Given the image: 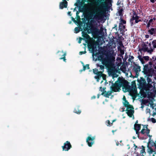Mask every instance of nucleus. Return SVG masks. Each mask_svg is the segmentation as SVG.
<instances>
[{
	"instance_id": "nucleus-15",
	"label": "nucleus",
	"mask_w": 156,
	"mask_h": 156,
	"mask_svg": "<svg viewBox=\"0 0 156 156\" xmlns=\"http://www.w3.org/2000/svg\"><path fill=\"white\" fill-rule=\"evenodd\" d=\"M123 104L124 106L127 108V109L133 108V106L129 104V102L127 100L124 101V102L123 103Z\"/></svg>"
},
{
	"instance_id": "nucleus-23",
	"label": "nucleus",
	"mask_w": 156,
	"mask_h": 156,
	"mask_svg": "<svg viewBox=\"0 0 156 156\" xmlns=\"http://www.w3.org/2000/svg\"><path fill=\"white\" fill-rule=\"evenodd\" d=\"M132 87H134V91L136 92V83L135 81H133L132 82Z\"/></svg>"
},
{
	"instance_id": "nucleus-12",
	"label": "nucleus",
	"mask_w": 156,
	"mask_h": 156,
	"mask_svg": "<svg viewBox=\"0 0 156 156\" xmlns=\"http://www.w3.org/2000/svg\"><path fill=\"white\" fill-rule=\"evenodd\" d=\"M134 128L136 132V133L138 137L139 138V131L141 129V124H135Z\"/></svg>"
},
{
	"instance_id": "nucleus-38",
	"label": "nucleus",
	"mask_w": 156,
	"mask_h": 156,
	"mask_svg": "<svg viewBox=\"0 0 156 156\" xmlns=\"http://www.w3.org/2000/svg\"><path fill=\"white\" fill-rule=\"evenodd\" d=\"M93 72L94 74H96L98 72V69H93Z\"/></svg>"
},
{
	"instance_id": "nucleus-52",
	"label": "nucleus",
	"mask_w": 156,
	"mask_h": 156,
	"mask_svg": "<svg viewBox=\"0 0 156 156\" xmlns=\"http://www.w3.org/2000/svg\"><path fill=\"white\" fill-rule=\"evenodd\" d=\"M150 23L148 22L147 23V27L148 28H149L150 27Z\"/></svg>"
},
{
	"instance_id": "nucleus-45",
	"label": "nucleus",
	"mask_w": 156,
	"mask_h": 156,
	"mask_svg": "<svg viewBox=\"0 0 156 156\" xmlns=\"http://www.w3.org/2000/svg\"><path fill=\"white\" fill-rule=\"evenodd\" d=\"M104 80H105L106 79V75L104 74H103V75L101 76Z\"/></svg>"
},
{
	"instance_id": "nucleus-28",
	"label": "nucleus",
	"mask_w": 156,
	"mask_h": 156,
	"mask_svg": "<svg viewBox=\"0 0 156 156\" xmlns=\"http://www.w3.org/2000/svg\"><path fill=\"white\" fill-rule=\"evenodd\" d=\"M81 28L80 27H76L74 29V30L76 33H77L79 32L80 31V29Z\"/></svg>"
},
{
	"instance_id": "nucleus-44",
	"label": "nucleus",
	"mask_w": 156,
	"mask_h": 156,
	"mask_svg": "<svg viewBox=\"0 0 156 156\" xmlns=\"http://www.w3.org/2000/svg\"><path fill=\"white\" fill-rule=\"evenodd\" d=\"M151 121L153 123L156 122V120L154 118H151Z\"/></svg>"
},
{
	"instance_id": "nucleus-3",
	"label": "nucleus",
	"mask_w": 156,
	"mask_h": 156,
	"mask_svg": "<svg viewBox=\"0 0 156 156\" xmlns=\"http://www.w3.org/2000/svg\"><path fill=\"white\" fill-rule=\"evenodd\" d=\"M115 58L111 55H107L102 60V63L107 67L111 65L114 61Z\"/></svg>"
},
{
	"instance_id": "nucleus-20",
	"label": "nucleus",
	"mask_w": 156,
	"mask_h": 156,
	"mask_svg": "<svg viewBox=\"0 0 156 156\" xmlns=\"http://www.w3.org/2000/svg\"><path fill=\"white\" fill-rule=\"evenodd\" d=\"M82 37L86 39H87L89 37H90V36L88 35L86 32L84 31L82 32Z\"/></svg>"
},
{
	"instance_id": "nucleus-7",
	"label": "nucleus",
	"mask_w": 156,
	"mask_h": 156,
	"mask_svg": "<svg viewBox=\"0 0 156 156\" xmlns=\"http://www.w3.org/2000/svg\"><path fill=\"white\" fill-rule=\"evenodd\" d=\"M120 87V86L118 85L117 81H115V83H112V85L110 87V89L112 92H117L119 91Z\"/></svg>"
},
{
	"instance_id": "nucleus-1",
	"label": "nucleus",
	"mask_w": 156,
	"mask_h": 156,
	"mask_svg": "<svg viewBox=\"0 0 156 156\" xmlns=\"http://www.w3.org/2000/svg\"><path fill=\"white\" fill-rule=\"evenodd\" d=\"M143 70L142 71L144 74L145 75L144 78L142 77L138 79V87L140 90H145L146 92L151 91L153 88L152 85L154 83V87L155 86V83L153 82L150 77H152L153 74L154 73V70L153 69L150 68L148 69L147 65L144 66Z\"/></svg>"
},
{
	"instance_id": "nucleus-18",
	"label": "nucleus",
	"mask_w": 156,
	"mask_h": 156,
	"mask_svg": "<svg viewBox=\"0 0 156 156\" xmlns=\"http://www.w3.org/2000/svg\"><path fill=\"white\" fill-rule=\"evenodd\" d=\"M140 17L138 16H133V17H132V20H135L134 23L135 24L136 23H138V20L139 19V18Z\"/></svg>"
},
{
	"instance_id": "nucleus-9",
	"label": "nucleus",
	"mask_w": 156,
	"mask_h": 156,
	"mask_svg": "<svg viewBox=\"0 0 156 156\" xmlns=\"http://www.w3.org/2000/svg\"><path fill=\"white\" fill-rule=\"evenodd\" d=\"M140 68L141 67L136 64H135L133 66V70L136 73L135 77L137 78L139 76V72L141 71Z\"/></svg>"
},
{
	"instance_id": "nucleus-62",
	"label": "nucleus",
	"mask_w": 156,
	"mask_h": 156,
	"mask_svg": "<svg viewBox=\"0 0 156 156\" xmlns=\"http://www.w3.org/2000/svg\"><path fill=\"white\" fill-rule=\"evenodd\" d=\"M153 21V19H151L149 21V22L151 23V22H152Z\"/></svg>"
},
{
	"instance_id": "nucleus-48",
	"label": "nucleus",
	"mask_w": 156,
	"mask_h": 156,
	"mask_svg": "<svg viewBox=\"0 0 156 156\" xmlns=\"http://www.w3.org/2000/svg\"><path fill=\"white\" fill-rule=\"evenodd\" d=\"M112 29H115L116 30H117V27L116 24H115L114 25V27L112 28Z\"/></svg>"
},
{
	"instance_id": "nucleus-37",
	"label": "nucleus",
	"mask_w": 156,
	"mask_h": 156,
	"mask_svg": "<svg viewBox=\"0 0 156 156\" xmlns=\"http://www.w3.org/2000/svg\"><path fill=\"white\" fill-rule=\"evenodd\" d=\"M66 55L64 54V56H63V57H60L59 59H63V61H64V62H66Z\"/></svg>"
},
{
	"instance_id": "nucleus-50",
	"label": "nucleus",
	"mask_w": 156,
	"mask_h": 156,
	"mask_svg": "<svg viewBox=\"0 0 156 156\" xmlns=\"http://www.w3.org/2000/svg\"><path fill=\"white\" fill-rule=\"evenodd\" d=\"M120 53L121 55H123L124 54V51L123 50H120Z\"/></svg>"
},
{
	"instance_id": "nucleus-13",
	"label": "nucleus",
	"mask_w": 156,
	"mask_h": 156,
	"mask_svg": "<svg viewBox=\"0 0 156 156\" xmlns=\"http://www.w3.org/2000/svg\"><path fill=\"white\" fill-rule=\"evenodd\" d=\"M97 12H96L94 18L96 20H100L102 18L101 12L99 9H98Z\"/></svg>"
},
{
	"instance_id": "nucleus-35",
	"label": "nucleus",
	"mask_w": 156,
	"mask_h": 156,
	"mask_svg": "<svg viewBox=\"0 0 156 156\" xmlns=\"http://www.w3.org/2000/svg\"><path fill=\"white\" fill-rule=\"evenodd\" d=\"M106 125L107 126H111V123L109 120H107L106 122Z\"/></svg>"
},
{
	"instance_id": "nucleus-26",
	"label": "nucleus",
	"mask_w": 156,
	"mask_h": 156,
	"mask_svg": "<svg viewBox=\"0 0 156 156\" xmlns=\"http://www.w3.org/2000/svg\"><path fill=\"white\" fill-rule=\"evenodd\" d=\"M126 21L123 19L122 18L120 19V21L119 23H121L122 24H126Z\"/></svg>"
},
{
	"instance_id": "nucleus-30",
	"label": "nucleus",
	"mask_w": 156,
	"mask_h": 156,
	"mask_svg": "<svg viewBox=\"0 0 156 156\" xmlns=\"http://www.w3.org/2000/svg\"><path fill=\"white\" fill-rule=\"evenodd\" d=\"M105 57L102 55H99L98 57V60L101 61V63L102 62V60Z\"/></svg>"
},
{
	"instance_id": "nucleus-54",
	"label": "nucleus",
	"mask_w": 156,
	"mask_h": 156,
	"mask_svg": "<svg viewBox=\"0 0 156 156\" xmlns=\"http://www.w3.org/2000/svg\"><path fill=\"white\" fill-rule=\"evenodd\" d=\"M150 152L151 153H152L153 151V149L151 147L150 148Z\"/></svg>"
},
{
	"instance_id": "nucleus-34",
	"label": "nucleus",
	"mask_w": 156,
	"mask_h": 156,
	"mask_svg": "<svg viewBox=\"0 0 156 156\" xmlns=\"http://www.w3.org/2000/svg\"><path fill=\"white\" fill-rule=\"evenodd\" d=\"M106 89V87H104L103 88V90L102 91V93L101 94V95H103L105 94L106 92V91L105 90Z\"/></svg>"
},
{
	"instance_id": "nucleus-55",
	"label": "nucleus",
	"mask_w": 156,
	"mask_h": 156,
	"mask_svg": "<svg viewBox=\"0 0 156 156\" xmlns=\"http://www.w3.org/2000/svg\"><path fill=\"white\" fill-rule=\"evenodd\" d=\"M71 18H72V20L74 22H76V20H75V19H74V18L73 17H71Z\"/></svg>"
},
{
	"instance_id": "nucleus-57",
	"label": "nucleus",
	"mask_w": 156,
	"mask_h": 156,
	"mask_svg": "<svg viewBox=\"0 0 156 156\" xmlns=\"http://www.w3.org/2000/svg\"><path fill=\"white\" fill-rule=\"evenodd\" d=\"M149 35L148 34H146L145 35V37L146 38H148L149 37Z\"/></svg>"
},
{
	"instance_id": "nucleus-14",
	"label": "nucleus",
	"mask_w": 156,
	"mask_h": 156,
	"mask_svg": "<svg viewBox=\"0 0 156 156\" xmlns=\"http://www.w3.org/2000/svg\"><path fill=\"white\" fill-rule=\"evenodd\" d=\"M97 75L94 77L95 78L97 79V81H99L100 78H101L103 75L102 72L101 71H98V72L96 74Z\"/></svg>"
},
{
	"instance_id": "nucleus-22",
	"label": "nucleus",
	"mask_w": 156,
	"mask_h": 156,
	"mask_svg": "<svg viewBox=\"0 0 156 156\" xmlns=\"http://www.w3.org/2000/svg\"><path fill=\"white\" fill-rule=\"evenodd\" d=\"M58 56H61L62 57L64 56V54L66 55V53L64 52L63 51H58Z\"/></svg>"
},
{
	"instance_id": "nucleus-42",
	"label": "nucleus",
	"mask_w": 156,
	"mask_h": 156,
	"mask_svg": "<svg viewBox=\"0 0 156 156\" xmlns=\"http://www.w3.org/2000/svg\"><path fill=\"white\" fill-rule=\"evenodd\" d=\"M143 57L144 59L146 61H148L149 60V57L148 56H144Z\"/></svg>"
},
{
	"instance_id": "nucleus-19",
	"label": "nucleus",
	"mask_w": 156,
	"mask_h": 156,
	"mask_svg": "<svg viewBox=\"0 0 156 156\" xmlns=\"http://www.w3.org/2000/svg\"><path fill=\"white\" fill-rule=\"evenodd\" d=\"M156 30V28H151V29L149 30L148 31L150 34L152 35L154 34Z\"/></svg>"
},
{
	"instance_id": "nucleus-31",
	"label": "nucleus",
	"mask_w": 156,
	"mask_h": 156,
	"mask_svg": "<svg viewBox=\"0 0 156 156\" xmlns=\"http://www.w3.org/2000/svg\"><path fill=\"white\" fill-rule=\"evenodd\" d=\"M141 147L142 148V150L140 151V153L141 154H143L144 153H145V147L144 146L142 145V146Z\"/></svg>"
},
{
	"instance_id": "nucleus-56",
	"label": "nucleus",
	"mask_w": 156,
	"mask_h": 156,
	"mask_svg": "<svg viewBox=\"0 0 156 156\" xmlns=\"http://www.w3.org/2000/svg\"><path fill=\"white\" fill-rule=\"evenodd\" d=\"M89 15L90 17H92L93 16V15L91 13H90L89 14Z\"/></svg>"
},
{
	"instance_id": "nucleus-39",
	"label": "nucleus",
	"mask_w": 156,
	"mask_h": 156,
	"mask_svg": "<svg viewBox=\"0 0 156 156\" xmlns=\"http://www.w3.org/2000/svg\"><path fill=\"white\" fill-rule=\"evenodd\" d=\"M152 59H153V61H152L153 62H154L156 60V56H153L152 57V59H150V61H151L152 60Z\"/></svg>"
},
{
	"instance_id": "nucleus-47",
	"label": "nucleus",
	"mask_w": 156,
	"mask_h": 156,
	"mask_svg": "<svg viewBox=\"0 0 156 156\" xmlns=\"http://www.w3.org/2000/svg\"><path fill=\"white\" fill-rule=\"evenodd\" d=\"M86 53L85 50L84 51H81L79 53L80 55H82L83 54H84Z\"/></svg>"
},
{
	"instance_id": "nucleus-33",
	"label": "nucleus",
	"mask_w": 156,
	"mask_h": 156,
	"mask_svg": "<svg viewBox=\"0 0 156 156\" xmlns=\"http://www.w3.org/2000/svg\"><path fill=\"white\" fill-rule=\"evenodd\" d=\"M97 66L99 67H100V69L101 70L104 69L105 68L104 66L102 65H100L99 64H97Z\"/></svg>"
},
{
	"instance_id": "nucleus-10",
	"label": "nucleus",
	"mask_w": 156,
	"mask_h": 156,
	"mask_svg": "<svg viewBox=\"0 0 156 156\" xmlns=\"http://www.w3.org/2000/svg\"><path fill=\"white\" fill-rule=\"evenodd\" d=\"M134 108L133 107L132 108H130L129 109H127V108L125 111H127L126 113L130 117H132V116L134 113Z\"/></svg>"
},
{
	"instance_id": "nucleus-43",
	"label": "nucleus",
	"mask_w": 156,
	"mask_h": 156,
	"mask_svg": "<svg viewBox=\"0 0 156 156\" xmlns=\"http://www.w3.org/2000/svg\"><path fill=\"white\" fill-rule=\"evenodd\" d=\"M145 129L144 128L142 129L141 130L140 132V133H141L142 134H144L145 133H146V132L145 131Z\"/></svg>"
},
{
	"instance_id": "nucleus-5",
	"label": "nucleus",
	"mask_w": 156,
	"mask_h": 156,
	"mask_svg": "<svg viewBox=\"0 0 156 156\" xmlns=\"http://www.w3.org/2000/svg\"><path fill=\"white\" fill-rule=\"evenodd\" d=\"M95 139V136H91L90 135L86 139V142L89 147H91L94 143V140Z\"/></svg>"
},
{
	"instance_id": "nucleus-64",
	"label": "nucleus",
	"mask_w": 156,
	"mask_h": 156,
	"mask_svg": "<svg viewBox=\"0 0 156 156\" xmlns=\"http://www.w3.org/2000/svg\"><path fill=\"white\" fill-rule=\"evenodd\" d=\"M150 2L152 3H154L155 2L154 0H150Z\"/></svg>"
},
{
	"instance_id": "nucleus-60",
	"label": "nucleus",
	"mask_w": 156,
	"mask_h": 156,
	"mask_svg": "<svg viewBox=\"0 0 156 156\" xmlns=\"http://www.w3.org/2000/svg\"><path fill=\"white\" fill-rule=\"evenodd\" d=\"M103 90V88L102 87H100L99 90L101 91H102Z\"/></svg>"
},
{
	"instance_id": "nucleus-11",
	"label": "nucleus",
	"mask_w": 156,
	"mask_h": 156,
	"mask_svg": "<svg viewBox=\"0 0 156 156\" xmlns=\"http://www.w3.org/2000/svg\"><path fill=\"white\" fill-rule=\"evenodd\" d=\"M62 0L63 2H60L59 4V8L61 9L67 8L68 5V2L66 0Z\"/></svg>"
},
{
	"instance_id": "nucleus-61",
	"label": "nucleus",
	"mask_w": 156,
	"mask_h": 156,
	"mask_svg": "<svg viewBox=\"0 0 156 156\" xmlns=\"http://www.w3.org/2000/svg\"><path fill=\"white\" fill-rule=\"evenodd\" d=\"M126 28V25H123L122 26V30H124Z\"/></svg>"
},
{
	"instance_id": "nucleus-8",
	"label": "nucleus",
	"mask_w": 156,
	"mask_h": 156,
	"mask_svg": "<svg viewBox=\"0 0 156 156\" xmlns=\"http://www.w3.org/2000/svg\"><path fill=\"white\" fill-rule=\"evenodd\" d=\"M72 147V145L70 142L68 141H66L64 143V145L62 146V150L66 151H68Z\"/></svg>"
},
{
	"instance_id": "nucleus-24",
	"label": "nucleus",
	"mask_w": 156,
	"mask_h": 156,
	"mask_svg": "<svg viewBox=\"0 0 156 156\" xmlns=\"http://www.w3.org/2000/svg\"><path fill=\"white\" fill-rule=\"evenodd\" d=\"M138 58L142 64H144L145 63V62L143 58L142 57V56L141 55H139L138 56Z\"/></svg>"
},
{
	"instance_id": "nucleus-27",
	"label": "nucleus",
	"mask_w": 156,
	"mask_h": 156,
	"mask_svg": "<svg viewBox=\"0 0 156 156\" xmlns=\"http://www.w3.org/2000/svg\"><path fill=\"white\" fill-rule=\"evenodd\" d=\"M86 68H87V69H90L89 64H86L85 66L83 65V70L85 71V70L86 69Z\"/></svg>"
},
{
	"instance_id": "nucleus-63",
	"label": "nucleus",
	"mask_w": 156,
	"mask_h": 156,
	"mask_svg": "<svg viewBox=\"0 0 156 156\" xmlns=\"http://www.w3.org/2000/svg\"><path fill=\"white\" fill-rule=\"evenodd\" d=\"M116 131H117V130H116H116H112V132L113 133V134H114V133Z\"/></svg>"
},
{
	"instance_id": "nucleus-25",
	"label": "nucleus",
	"mask_w": 156,
	"mask_h": 156,
	"mask_svg": "<svg viewBox=\"0 0 156 156\" xmlns=\"http://www.w3.org/2000/svg\"><path fill=\"white\" fill-rule=\"evenodd\" d=\"M153 62L152 61H150L149 62V64H146V65H147L148 66V69H149L150 68L153 69V68H152V63Z\"/></svg>"
},
{
	"instance_id": "nucleus-51",
	"label": "nucleus",
	"mask_w": 156,
	"mask_h": 156,
	"mask_svg": "<svg viewBox=\"0 0 156 156\" xmlns=\"http://www.w3.org/2000/svg\"><path fill=\"white\" fill-rule=\"evenodd\" d=\"M83 39V38L81 37L79 38V39L78 41V43H79L80 44L81 43V41Z\"/></svg>"
},
{
	"instance_id": "nucleus-4",
	"label": "nucleus",
	"mask_w": 156,
	"mask_h": 156,
	"mask_svg": "<svg viewBox=\"0 0 156 156\" xmlns=\"http://www.w3.org/2000/svg\"><path fill=\"white\" fill-rule=\"evenodd\" d=\"M116 81H117L118 85L120 86V87H126L128 84V81L122 77H118V80Z\"/></svg>"
},
{
	"instance_id": "nucleus-29",
	"label": "nucleus",
	"mask_w": 156,
	"mask_h": 156,
	"mask_svg": "<svg viewBox=\"0 0 156 156\" xmlns=\"http://www.w3.org/2000/svg\"><path fill=\"white\" fill-rule=\"evenodd\" d=\"M123 10L122 9H119L118 11V14L119 16H123L122 13Z\"/></svg>"
},
{
	"instance_id": "nucleus-16",
	"label": "nucleus",
	"mask_w": 156,
	"mask_h": 156,
	"mask_svg": "<svg viewBox=\"0 0 156 156\" xmlns=\"http://www.w3.org/2000/svg\"><path fill=\"white\" fill-rule=\"evenodd\" d=\"M123 24H122L121 23H119V30L120 31V34H122L123 35L125 32V31L122 30V26Z\"/></svg>"
},
{
	"instance_id": "nucleus-49",
	"label": "nucleus",
	"mask_w": 156,
	"mask_h": 156,
	"mask_svg": "<svg viewBox=\"0 0 156 156\" xmlns=\"http://www.w3.org/2000/svg\"><path fill=\"white\" fill-rule=\"evenodd\" d=\"M147 101L145 100H143L142 101V103L144 104H146L147 103Z\"/></svg>"
},
{
	"instance_id": "nucleus-59",
	"label": "nucleus",
	"mask_w": 156,
	"mask_h": 156,
	"mask_svg": "<svg viewBox=\"0 0 156 156\" xmlns=\"http://www.w3.org/2000/svg\"><path fill=\"white\" fill-rule=\"evenodd\" d=\"M123 101H124L126 100V97L124 96L123 97Z\"/></svg>"
},
{
	"instance_id": "nucleus-58",
	"label": "nucleus",
	"mask_w": 156,
	"mask_h": 156,
	"mask_svg": "<svg viewBox=\"0 0 156 156\" xmlns=\"http://www.w3.org/2000/svg\"><path fill=\"white\" fill-rule=\"evenodd\" d=\"M148 46L149 47H150V49H151V48H152L151 47V43H149L148 44Z\"/></svg>"
},
{
	"instance_id": "nucleus-17",
	"label": "nucleus",
	"mask_w": 156,
	"mask_h": 156,
	"mask_svg": "<svg viewBox=\"0 0 156 156\" xmlns=\"http://www.w3.org/2000/svg\"><path fill=\"white\" fill-rule=\"evenodd\" d=\"M112 92L111 90L110 91H108L107 92H106L105 94L103 95V96L105 97L108 98L109 96L111 95Z\"/></svg>"
},
{
	"instance_id": "nucleus-53",
	"label": "nucleus",
	"mask_w": 156,
	"mask_h": 156,
	"mask_svg": "<svg viewBox=\"0 0 156 156\" xmlns=\"http://www.w3.org/2000/svg\"><path fill=\"white\" fill-rule=\"evenodd\" d=\"M79 14V12L78 11H77L76 12V16H77V17L78 18H80V16H78V14Z\"/></svg>"
},
{
	"instance_id": "nucleus-40",
	"label": "nucleus",
	"mask_w": 156,
	"mask_h": 156,
	"mask_svg": "<svg viewBox=\"0 0 156 156\" xmlns=\"http://www.w3.org/2000/svg\"><path fill=\"white\" fill-rule=\"evenodd\" d=\"M134 20H132V18L130 19V25L131 26H133L134 24H135L133 22V21Z\"/></svg>"
},
{
	"instance_id": "nucleus-21",
	"label": "nucleus",
	"mask_w": 156,
	"mask_h": 156,
	"mask_svg": "<svg viewBox=\"0 0 156 156\" xmlns=\"http://www.w3.org/2000/svg\"><path fill=\"white\" fill-rule=\"evenodd\" d=\"M74 112L77 114H80L81 113V111L79 109L78 107L75 108L73 111Z\"/></svg>"
},
{
	"instance_id": "nucleus-6",
	"label": "nucleus",
	"mask_w": 156,
	"mask_h": 156,
	"mask_svg": "<svg viewBox=\"0 0 156 156\" xmlns=\"http://www.w3.org/2000/svg\"><path fill=\"white\" fill-rule=\"evenodd\" d=\"M139 51L141 52V51H143L144 52H147L150 54H151L153 51L154 49L151 48V49H148L147 45L145 43H144L143 44H142V48H140Z\"/></svg>"
},
{
	"instance_id": "nucleus-41",
	"label": "nucleus",
	"mask_w": 156,
	"mask_h": 156,
	"mask_svg": "<svg viewBox=\"0 0 156 156\" xmlns=\"http://www.w3.org/2000/svg\"><path fill=\"white\" fill-rule=\"evenodd\" d=\"M134 58V57L133 56H130V58L129 59L128 61L129 62H131V61Z\"/></svg>"
},
{
	"instance_id": "nucleus-46",
	"label": "nucleus",
	"mask_w": 156,
	"mask_h": 156,
	"mask_svg": "<svg viewBox=\"0 0 156 156\" xmlns=\"http://www.w3.org/2000/svg\"><path fill=\"white\" fill-rule=\"evenodd\" d=\"M138 16V15L137 13H136L135 12H134L133 13V15L132 17H133V16Z\"/></svg>"
},
{
	"instance_id": "nucleus-2",
	"label": "nucleus",
	"mask_w": 156,
	"mask_h": 156,
	"mask_svg": "<svg viewBox=\"0 0 156 156\" xmlns=\"http://www.w3.org/2000/svg\"><path fill=\"white\" fill-rule=\"evenodd\" d=\"M112 0H107L106 2L105 0H96V3L101 8L106 9L112 6Z\"/></svg>"
},
{
	"instance_id": "nucleus-32",
	"label": "nucleus",
	"mask_w": 156,
	"mask_h": 156,
	"mask_svg": "<svg viewBox=\"0 0 156 156\" xmlns=\"http://www.w3.org/2000/svg\"><path fill=\"white\" fill-rule=\"evenodd\" d=\"M152 44L153 45V48H156V40H154L152 42Z\"/></svg>"
},
{
	"instance_id": "nucleus-36",
	"label": "nucleus",
	"mask_w": 156,
	"mask_h": 156,
	"mask_svg": "<svg viewBox=\"0 0 156 156\" xmlns=\"http://www.w3.org/2000/svg\"><path fill=\"white\" fill-rule=\"evenodd\" d=\"M147 126H148V125H147L145 127L146 128V133H147V134H149V133H150V129H148Z\"/></svg>"
}]
</instances>
